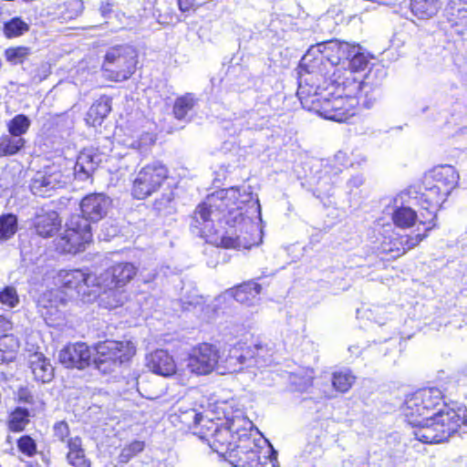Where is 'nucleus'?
Returning a JSON list of instances; mask_svg holds the SVG:
<instances>
[{
	"mask_svg": "<svg viewBox=\"0 0 467 467\" xmlns=\"http://www.w3.org/2000/svg\"><path fill=\"white\" fill-rule=\"evenodd\" d=\"M146 366L151 372L162 377H170L176 372L172 356L164 349H157L147 355Z\"/></svg>",
	"mask_w": 467,
	"mask_h": 467,
	"instance_id": "nucleus-21",
	"label": "nucleus"
},
{
	"mask_svg": "<svg viewBox=\"0 0 467 467\" xmlns=\"http://www.w3.org/2000/svg\"><path fill=\"white\" fill-rule=\"evenodd\" d=\"M261 285L255 282L249 281L234 289L231 293L236 301L244 305H254L258 301V295L261 293Z\"/></svg>",
	"mask_w": 467,
	"mask_h": 467,
	"instance_id": "nucleus-25",
	"label": "nucleus"
},
{
	"mask_svg": "<svg viewBox=\"0 0 467 467\" xmlns=\"http://www.w3.org/2000/svg\"><path fill=\"white\" fill-rule=\"evenodd\" d=\"M427 236L426 234H418L416 235L410 236V235H405L401 236L400 239V244L401 245L400 248H397V254L395 256H400L401 254H404L407 251L414 248L417 246L425 237Z\"/></svg>",
	"mask_w": 467,
	"mask_h": 467,
	"instance_id": "nucleus-38",
	"label": "nucleus"
},
{
	"mask_svg": "<svg viewBox=\"0 0 467 467\" xmlns=\"http://www.w3.org/2000/svg\"><path fill=\"white\" fill-rule=\"evenodd\" d=\"M197 102V99L192 93H186L178 97L173 105L172 112L177 119H184L189 111H191Z\"/></svg>",
	"mask_w": 467,
	"mask_h": 467,
	"instance_id": "nucleus-32",
	"label": "nucleus"
},
{
	"mask_svg": "<svg viewBox=\"0 0 467 467\" xmlns=\"http://www.w3.org/2000/svg\"><path fill=\"white\" fill-rule=\"evenodd\" d=\"M427 184L428 186L420 195V205L428 214L420 213L419 218L420 224L431 223L436 218L438 209L449 195L443 193V191L438 186L433 185L431 182H428Z\"/></svg>",
	"mask_w": 467,
	"mask_h": 467,
	"instance_id": "nucleus-17",
	"label": "nucleus"
},
{
	"mask_svg": "<svg viewBox=\"0 0 467 467\" xmlns=\"http://www.w3.org/2000/svg\"><path fill=\"white\" fill-rule=\"evenodd\" d=\"M179 7L181 10L184 11L185 9L183 7H185V5H182V2L179 1Z\"/></svg>",
	"mask_w": 467,
	"mask_h": 467,
	"instance_id": "nucleus-55",
	"label": "nucleus"
},
{
	"mask_svg": "<svg viewBox=\"0 0 467 467\" xmlns=\"http://www.w3.org/2000/svg\"><path fill=\"white\" fill-rule=\"evenodd\" d=\"M26 140L22 137H14L4 134L0 137V158L9 157L18 153L24 149Z\"/></svg>",
	"mask_w": 467,
	"mask_h": 467,
	"instance_id": "nucleus-30",
	"label": "nucleus"
},
{
	"mask_svg": "<svg viewBox=\"0 0 467 467\" xmlns=\"http://www.w3.org/2000/svg\"><path fill=\"white\" fill-rule=\"evenodd\" d=\"M109 11H110V8H109V5L107 6L101 7V14L103 16H105L107 15V13H109Z\"/></svg>",
	"mask_w": 467,
	"mask_h": 467,
	"instance_id": "nucleus-53",
	"label": "nucleus"
},
{
	"mask_svg": "<svg viewBox=\"0 0 467 467\" xmlns=\"http://www.w3.org/2000/svg\"><path fill=\"white\" fill-rule=\"evenodd\" d=\"M111 110L110 100L108 98H101L89 108L87 113V121L92 126L100 125L103 119Z\"/></svg>",
	"mask_w": 467,
	"mask_h": 467,
	"instance_id": "nucleus-29",
	"label": "nucleus"
},
{
	"mask_svg": "<svg viewBox=\"0 0 467 467\" xmlns=\"http://www.w3.org/2000/svg\"><path fill=\"white\" fill-rule=\"evenodd\" d=\"M167 177L168 170L161 162L146 165L138 172L133 182V196L139 200L145 199L156 192Z\"/></svg>",
	"mask_w": 467,
	"mask_h": 467,
	"instance_id": "nucleus-12",
	"label": "nucleus"
},
{
	"mask_svg": "<svg viewBox=\"0 0 467 467\" xmlns=\"http://www.w3.org/2000/svg\"><path fill=\"white\" fill-rule=\"evenodd\" d=\"M220 245L224 248H236L241 245V241L239 237L223 236L221 238Z\"/></svg>",
	"mask_w": 467,
	"mask_h": 467,
	"instance_id": "nucleus-48",
	"label": "nucleus"
},
{
	"mask_svg": "<svg viewBox=\"0 0 467 467\" xmlns=\"http://www.w3.org/2000/svg\"><path fill=\"white\" fill-rule=\"evenodd\" d=\"M242 442L236 445V450L230 458L235 467H275L276 458L273 456V448L261 447L251 438L250 430L243 427Z\"/></svg>",
	"mask_w": 467,
	"mask_h": 467,
	"instance_id": "nucleus-6",
	"label": "nucleus"
},
{
	"mask_svg": "<svg viewBox=\"0 0 467 467\" xmlns=\"http://www.w3.org/2000/svg\"><path fill=\"white\" fill-rule=\"evenodd\" d=\"M0 302L8 307H15L19 303L16 290L13 286H6L0 292Z\"/></svg>",
	"mask_w": 467,
	"mask_h": 467,
	"instance_id": "nucleus-42",
	"label": "nucleus"
},
{
	"mask_svg": "<svg viewBox=\"0 0 467 467\" xmlns=\"http://www.w3.org/2000/svg\"><path fill=\"white\" fill-rule=\"evenodd\" d=\"M31 121L26 116L16 115L7 123L8 132L14 137H22L28 130Z\"/></svg>",
	"mask_w": 467,
	"mask_h": 467,
	"instance_id": "nucleus-35",
	"label": "nucleus"
},
{
	"mask_svg": "<svg viewBox=\"0 0 467 467\" xmlns=\"http://www.w3.org/2000/svg\"><path fill=\"white\" fill-rule=\"evenodd\" d=\"M251 426L252 422L245 419L233 420L228 427L218 429L213 435L211 447L213 450L221 454H229V458L233 457V453L236 450V445L243 441V428L239 429L240 423Z\"/></svg>",
	"mask_w": 467,
	"mask_h": 467,
	"instance_id": "nucleus-13",
	"label": "nucleus"
},
{
	"mask_svg": "<svg viewBox=\"0 0 467 467\" xmlns=\"http://www.w3.org/2000/svg\"><path fill=\"white\" fill-rule=\"evenodd\" d=\"M238 196V190L234 188L218 192L215 195L209 197L207 202L200 204L196 208L193 216L194 222L199 224H206L210 221H213V216H216L215 211L213 210V207L221 211V209H223L222 203L224 204L226 200L235 201Z\"/></svg>",
	"mask_w": 467,
	"mask_h": 467,
	"instance_id": "nucleus-15",
	"label": "nucleus"
},
{
	"mask_svg": "<svg viewBox=\"0 0 467 467\" xmlns=\"http://www.w3.org/2000/svg\"><path fill=\"white\" fill-rule=\"evenodd\" d=\"M138 268L131 263L121 262L103 271L98 277L101 302L106 307L115 308L124 304L128 296L123 289L137 275Z\"/></svg>",
	"mask_w": 467,
	"mask_h": 467,
	"instance_id": "nucleus-4",
	"label": "nucleus"
},
{
	"mask_svg": "<svg viewBox=\"0 0 467 467\" xmlns=\"http://www.w3.org/2000/svg\"><path fill=\"white\" fill-rule=\"evenodd\" d=\"M173 200L171 192L164 194L161 198L157 199L154 202V207L158 211H163L168 208L169 204Z\"/></svg>",
	"mask_w": 467,
	"mask_h": 467,
	"instance_id": "nucleus-47",
	"label": "nucleus"
},
{
	"mask_svg": "<svg viewBox=\"0 0 467 467\" xmlns=\"http://www.w3.org/2000/svg\"><path fill=\"white\" fill-rule=\"evenodd\" d=\"M32 225L37 235L48 238L58 231L61 221L57 212L40 209L33 218Z\"/></svg>",
	"mask_w": 467,
	"mask_h": 467,
	"instance_id": "nucleus-20",
	"label": "nucleus"
},
{
	"mask_svg": "<svg viewBox=\"0 0 467 467\" xmlns=\"http://www.w3.org/2000/svg\"><path fill=\"white\" fill-rule=\"evenodd\" d=\"M68 452L67 460L74 467H90V462L86 458L79 437L70 438L67 441Z\"/></svg>",
	"mask_w": 467,
	"mask_h": 467,
	"instance_id": "nucleus-27",
	"label": "nucleus"
},
{
	"mask_svg": "<svg viewBox=\"0 0 467 467\" xmlns=\"http://www.w3.org/2000/svg\"><path fill=\"white\" fill-rule=\"evenodd\" d=\"M232 201H225L224 204L222 203L223 209H221V213H223V217L225 219L226 223L232 225V226H237L240 224H244L245 226H251L253 228H256V225H254L248 216H245L243 208L236 205L235 207H231Z\"/></svg>",
	"mask_w": 467,
	"mask_h": 467,
	"instance_id": "nucleus-26",
	"label": "nucleus"
},
{
	"mask_svg": "<svg viewBox=\"0 0 467 467\" xmlns=\"http://www.w3.org/2000/svg\"><path fill=\"white\" fill-rule=\"evenodd\" d=\"M202 420V415L195 410H189L183 414L182 421H185L189 426L192 424L197 425Z\"/></svg>",
	"mask_w": 467,
	"mask_h": 467,
	"instance_id": "nucleus-46",
	"label": "nucleus"
},
{
	"mask_svg": "<svg viewBox=\"0 0 467 467\" xmlns=\"http://www.w3.org/2000/svg\"><path fill=\"white\" fill-rule=\"evenodd\" d=\"M308 56L309 54L306 55L305 57H303L302 60H301V67H307V59H308Z\"/></svg>",
	"mask_w": 467,
	"mask_h": 467,
	"instance_id": "nucleus-52",
	"label": "nucleus"
},
{
	"mask_svg": "<svg viewBox=\"0 0 467 467\" xmlns=\"http://www.w3.org/2000/svg\"><path fill=\"white\" fill-rule=\"evenodd\" d=\"M341 81L342 76L322 78L314 72L301 74L297 96L302 105L324 119L343 122L356 113L358 105L369 109L376 101L370 72L364 81H358L351 73Z\"/></svg>",
	"mask_w": 467,
	"mask_h": 467,
	"instance_id": "nucleus-1",
	"label": "nucleus"
},
{
	"mask_svg": "<svg viewBox=\"0 0 467 467\" xmlns=\"http://www.w3.org/2000/svg\"><path fill=\"white\" fill-rule=\"evenodd\" d=\"M30 54V49L26 47H17L7 48L5 52L6 59L13 64H21Z\"/></svg>",
	"mask_w": 467,
	"mask_h": 467,
	"instance_id": "nucleus-39",
	"label": "nucleus"
},
{
	"mask_svg": "<svg viewBox=\"0 0 467 467\" xmlns=\"http://www.w3.org/2000/svg\"><path fill=\"white\" fill-rule=\"evenodd\" d=\"M67 183V177L58 169L50 168L38 171L31 181L30 189L36 196H50L52 192L62 188Z\"/></svg>",
	"mask_w": 467,
	"mask_h": 467,
	"instance_id": "nucleus-14",
	"label": "nucleus"
},
{
	"mask_svg": "<svg viewBox=\"0 0 467 467\" xmlns=\"http://www.w3.org/2000/svg\"><path fill=\"white\" fill-rule=\"evenodd\" d=\"M179 7L181 10L184 11L185 9L183 7H185V5H182V2L179 1Z\"/></svg>",
	"mask_w": 467,
	"mask_h": 467,
	"instance_id": "nucleus-54",
	"label": "nucleus"
},
{
	"mask_svg": "<svg viewBox=\"0 0 467 467\" xmlns=\"http://www.w3.org/2000/svg\"><path fill=\"white\" fill-rule=\"evenodd\" d=\"M30 413L27 409L17 407L8 416L7 426L11 431L19 432L29 423Z\"/></svg>",
	"mask_w": 467,
	"mask_h": 467,
	"instance_id": "nucleus-33",
	"label": "nucleus"
},
{
	"mask_svg": "<svg viewBox=\"0 0 467 467\" xmlns=\"http://www.w3.org/2000/svg\"><path fill=\"white\" fill-rule=\"evenodd\" d=\"M17 231V218L12 213L0 216V241H5Z\"/></svg>",
	"mask_w": 467,
	"mask_h": 467,
	"instance_id": "nucleus-34",
	"label": "nucleus"
},
{
	"mask_svg": "<svg viewBox=\"0 0 467 467\" xmlns=\"http://www.w3.org/2000/svg\"><path fill=\"white\" fill-rule=\"evenodd\" d=\"M417 220V213L409 206L397 207L392 213V221L400 228H410Z\"/></svg>",
	"mask_w": 467,
	"mask_h": 467,
	"instance_id": "nucleus-31",
	"label": "nucleus"
},
{
	"mask_svg": "<svg viewBox=\"0 0 467 467\" xmlns=\"http://www.w3.org/2000/svg\"><path fill=\"white\" fill-rule=\"evenodd\" d=\"M17 399L21 402L33 404L34 403V397L31 394V392L25 388H21L17 391Z\"/></svg>",
	"mask_w": 467,
	"mask_h": 467,
	"instance_id": "nucleus-49",
	"label": "nucleus"
},
{
	"mask_svg": "<svg viewBox=\"0 0 467 467\" xmlns=\"http://www.w3.org/2000/svg\"><path fill=\"white\" fill-rule=\"evenodd\" d=\"M447 6L451 15L460 14L467 11V0H449Z\"/></svg>",
	"mask_w": 467,
	"mask_h": 467,
	"instance_id": "nucleus-45",
	"label": "nucleus"
},
{
	"mask_svg": "<svg viewBox=\"0 0 467 467\" xmlns=\"http://www.w3.org/2000/svg\"><path fill=\"white\" fill-rule=\"evenodd\" d=\"M100 161V155L95 153L92 150L81 151L74 167L75 176L80 181L89 179Z\"/></svg>",
	"mask_w": 467,
	"mask_h": 467,
	"instance_id": "nucleus-22",
	"label": "nucleus"
},
{
	"mask_svg": "<svg viewBox=\"0 0 467 467\" xmlns=\"http://www.w3.org/2000/svg\"><path fill=\"white\" fill-rule=\"evenodd\" d=\"M137 57L136 49L130 45H117L109 47L102 64L106 77L114 81L130 78L135 71Z\"/></svg>",
	"mask_w": 467,
	"mask_h": 467,
	"instance_id": "nucleus-7",
	"label": "nucleus"
},
{
	"mask_svg": "<svg viewBox=\"0 0 467 467\" xmlns=\"http://www.w3.org/2000/svg\"><path fill=\"white\" fill-rule=\"evenodd\" d=\"M8 358L6 357V354L4 350L0 348V363L6 361Z\"/></svg>",
	"mask_w": 467,
	"mask_h": 467,
	"instance_id": "nucleus-51",
	"label": "nucleus"
},
{
	"mask_svg": "<svg viewBox=\"0 0 467 467\" xmlns=\"http://www.w3.org/2000/svg\"><path fill=\"white\" fill-rule=\"evenodd\" d=\"M271 363V355L262 345L234 346L219 362L218 349L202 343L194 347L187 358L188 369L197 375H207L217 368L221 374L246 372L254 377Z\"/></svg>",
	"mask_w": 467,
	"mask_h": 467,
	"instance_id": "nucleus-2",
	"label": "nucleus"
},
{
	"mask_svg": "<svg viewBox=\"0 0 467 467\" xmlns=\"http://www.w3.org/2000/svg\"><path fill=\"white\" fill-rule=\"evenodd\" d=\"M29 30V26L19 17L12 18L4 26L5 35L11 38L16 37Z\"/></svg>",
	"mask_w": 467,
	"mask_h": 467,
	"instance_id": "nucleus-37",
	"label": "nucleus"
},
{
	"mask_svg": "<svg viewBox=\"0 0 467 467\" xmlns=\"http://www.w3.org/2000/svg\"><path fill=\"white\" fill-rule=\"evenodd\" d=\"M145 444L141 441H134L124 447L119 454L120 462L126 463L132 457L144 450Z\"/></svg>",
	"mask_w": 467,
	"mask_h": 467,
	"instance_id": "nucleus-40",
	"label": "nucleus"
},
{
	"mask_svg": "<svg viewBox=\"0 0 467 467\" xmlns=\"http://www.w3.org/2000/svg\"><path fill=\"white\" fill-rule=\"evenodd\" d=\"M57 283L84 302L93 301L99 293L98 277L79 269L61 270L57 275Z\"/></svg>",
	"mask_w": 467,
	"mask_h": 467,
	"instance_id": "nucleus-11",
	"label": "nucleus"
},
{
	"mask_svg": "<svg viewBox=\"0 0 467 467\" xmlns=\"http://www.w3.org/2000/svg\"><path fill=\"white\" fill-rule=\"evenodd\" d=\"M355 45L338 40L328 41L320 45L324 49L321 52H327L326 57L315 58L311 70L306 72H314L322 78H334L337 76H342L341 73L345 69V61L348 60Z\"/></svg>",
	"mask_w": 467,
	"mask_h": 467,
	"instance_id": "nucleus-5",
	"label": "nucleus"
},
{
	"mask_svg": "<svg viewBox=\"0 0 467 467\" xmlns=\"http://www.w3.org/2000/svg\"><path fill=\"white\" fill-rule=\"evenodd\" d=\"M94 363L99 370L108 373L129 361L136 352L130 341H105L97 345Z\"/></svg>",
	"mask_w": 467,
	"mask_h": 467,
	"instance_id": "nucleus-9",
	"label": "nucleus"
},
{
	"mask_svg": "<svg viewBox=\"0 0 467 467\" xmlns=\"http://www.w3.org/2000/svg\"><path fill=\"white\" fill-rule=\"evenodd\" d=\"M368 57L362 52V48L359 45H355L350 57L345 61V69H343L341 75H342V80H345L346 77L348 76L347 72L351 73V77L355 78L358 81H359L356 77L355 73L362 71L366 69V67L368 65ZM372 73V77L370 78V82L372 83V88H373V94H375V87L377 86L376 83H374L373 78L378 75V73H380L381 75H384L383 70H369V72L365 76L367 77L369 73ZM366 78L362 81H364Z\"/></svg>",
	"mask_w": 467,
	"mask_h": 467,
	"instance_id": "nucleus-19",
	"label": "nucleus"
},
{
	"mask_svg": "<svg viewBox=\"0 0 467 467\" xmlns=\"http://www.w3.org/2000/svg\"><path fill=\"white\" fill-rule=\"evenodd\" d=\"M17 447L19 451L27 457H33L36 454V443L28 435H24L17 440Z\"/></svg>",
	"mask_w": 467,
	"mask_h": 467,
	"instance_id": "nucleus-41",
	"label": "nucleus"
},
{
	"mask_svg": "<svg viewBox=\"0 0 467 467\" xmlns=\"http://www.w3.org/2000/svg\"><path fill=\"white\" fill-rule=\"evenodd\" d=\"M112 204L111 199L104 193H91L80 202L81 218L88 222H99L104 218Z\"/></svg>",
	"mask_w": 467,
	"mask_h": 467,
	"instance_id": "nucleus-16",
	"label": "nucleus"
},
{
	"mask_svg": "<svg viewBox=\"0 0 467 467\" xmlns=\"http://www.w3.org/2000/svg\"><path fill=\"white\" fill-rule=\"evenodd\" d=\"M314 448H315V446L313 448H311V450L309 451V453H312V451Z\"/></svg>",
	"mask_w": 467,
	"mask_h": 467,
	"instance_id": "nucleus-57",
	"label": "nucleus"
},
{
	"mask_svg": "<svg viewBox=\"0 0 467 467\" xmlns=\"http://www.w3.org/2000/svg\"><path fill=\"white\" fill-rule=\"evenodd\" d=\"M29 366L36 380L50 382L54 378V368L42 353L35 352L29 356Z\"/></svg>",
	"mask_w": 467,
	"mask_h": 467,
	"instance_id": "nucleus-24",
	"label": "nucleus"
},
{
	"mask_svg": "<svg viewBox=\"0 0 467 467\" xmlns=\"http://www.w3.org/2000/svg\"><path fill=\"white\" fill-rule=\"evenodd\" d=\"M442 405V394L437 388L420 389L405 401L403 412L409 424H420V417L433 416Z\"/></svg>",
	"mask_w": 467,
	"mask_h": 467,
	"instance_id": "nucleus-8",
	"label": "nucleus"
},
{
	"mask_svg": "<svg viewBox=\"0 0 467 467\" xmlns=\"http://www.w3.org/2000/svg\"><path fill=\"white\" fill-rule=\"evenodd\" d=\"M91 239L90 224L79 214H73L66 223V229L56 240V248L64 254H77L84 250Z\"/></svg>",
	"mask_w": 467,
	"mask_h": 467,
	"instance_id": "nucleus-10",
	"label": "nucleus"
},
{
	"mask_svg": "<svg viewBox=\"0 0 467 467\" xmlns=\"http://www.w3.org/2000/svg\"><path fill=\"white\" fill-rule=\"evenodd\" d=\"M12 327V322L7 317L0 315V333L8 332Z\"/></svg>",
	"mask_w": 467,
	"mask_h": 467,
	"instance_id": "nucleus-50",
	"label": "nucleus"
},
{
	"mask_svg": "<svg viewBox=\"0 0 467 467\" xmlns=\"http://www.w3.org/2000/svg\"><path fill=\"white\" fill-rule=\"evenodd\" d=\"M84 10V3L82 0H68L65 11V17L73 19L82 14Z\"/></svg>",
	"mask_w": 467,
	"mask_h": 467,
	"instance_id": "nucleus-43",
	"label": "nucleus"
},
{
	"mask_svg": "<svg viewBox=\"0 0 467 467\" xmlns=\"http://www.w3.org/2000/svg\"><path fill=\"white\" fill-rule=\"evenodd\" d=\"M53 430H54V435L57 439H59L61 441H64L65 439L69 434V427H68L67 423L64 420L57 422L54 425Z\"/></svg>",
	"mask_w": 467,
	"mask_h": 467,
	"instance_id": "nucleus-44",
	"label": "nucleus"
},
{
	"mask_svg": "<svg viewBox=\"0 0 467 467\" xmlns=\"http://www.w3.org/2000/svg\"><path fill=\"white\" fill-rule=\"evenodd\" d=\"M91 349L85 343H76L65 347L59 352V361L67 368L83 369L90 364Z\"/></svg>",
	"mask_w": 467,
	"mask_h": 467,
	"instance_id": "nucleus-18",
	"label": "nucleus"
},
{
	"mask_svg": "<svg viewBox=\"0 0 467 467\" xmlns=\"http://www.w3.org/2000/svg\"><path fill=\"white\" fill-rule=\"evenodd\" d=\"M420 424H410L416 428L413 435L423 443L446 441L457 432L461 426L467 424L466 415L442 405L433 416L420 417Z\"/></svg>",
	"mask_w": 467,
	"mask_h": 467,
	"instance_id": "nucleus-3",
	"label": "nucleus"
},
{
	"mask_svg": "<svg viewBox=\"0 0 467 467\" xmlns=\"http://www.w3.org/2000/svg\"><path fill=\"white\" fill-rule=\"evenodd\" d=\"M435 226V224H432L431 226H428L426 228V232L430 231L431 228H433Z\"/></svg>",
	"mask_w": 467,
	"mask_h": 467,
	"instance_id": "nucleus-56",
	"label": "nucleus"
},
{
	"mask_svg": "<svg viewBox=\"0 0 467 467\" xmlns=\"http://www.w3.org/2000/svg\"><path fill=\"white\" fill-rule=\"evenodd\" d=\"M431 179L433 185L438 186L443 193L450 194L458 183L459 174L454 167L444 165L432 171Z\"/></svg>",
	"mask_w": 467,
	"mask_h": 467,
	"instance_id": "nucleus-23",
	"label": "nucleus"
},
{
	"mask_svg": "<svg viewBox=\"0 0 467 467\" xmlns=\"http://www.w3.org/2000/svg\"><path fill=\"white\" fill-rule=\"evenodd\" d=\"M441 6V0H411L410 10L412 14L420 18L428 19L437 14Z\"/></svg>",
	"mask_w": 467,
	"mask_h": 467,
	"instance_id": "nucleus-28",
	"label": "nucleus"
},
{
	"mask_svg": "<svg viewBox=\"0 0 467 467\" xmlns=\"http://www.w3.org/2000/svg\"><path fill=\"white\" fill-rule=\"evenodd\" d=\"M355 377L348 371H338L333 374L332 384L334 388L340 391H348L353 385Z\"/></svg>",
	"mask_w": 467,
	"mask_h": 467,
	"instance_id": "nucleus-36",
	"label": "nucleus"
}]
</instances>
